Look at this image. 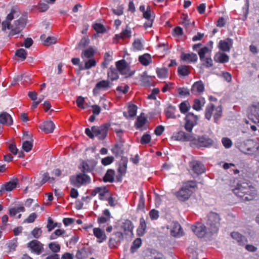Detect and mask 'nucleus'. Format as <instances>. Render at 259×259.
<instances>
[{
    "instance_id": "obj_1",
    "label": "nucleus",
    "mask_w": 259,
    "mask_h": 259,
    "mask_svg": "<svg viewBox=\"0 0 259 259\" xmlns=\"http://www.w3.org/2000/svg\"><path fill=\"white\" fill-rule=\"evenodd\" d=\"M18 16L19 10L17 7H14L12 8L11 13L7 15L6 20L2 23L3 31H5L7 29L10 30L8 34L9 37L19 34L26 25V21L23 18L15 21L13 24L11 23L12 20Z\"/></svg>"
},
{
    "instance_id": "obj_2",
    "label": "nucleus",
    "mask_w": 259,
    "mask_h": 259,
    "mask_svg": "<svg viewBox=\"0 0 259 259\" xmlns=\"http://www.w3.org/2000/svg\"><path fill=\"white\" fill-rule=\"evenodd\" d=\"M110 126V124L107 123L100 126H93L91 129L85 128V133L91 139H93L95 137H97L99 140H102L106 137Z\"/></svg>"
},
{
    "instance_id": "obj_3",
    "label": "nucleus",
    "mask_w": 259,
    "mask_h": 259,
    "mask_svg": "<svg viewBox=\"0 0 259 259\" xmlns=\"http://www.w3.org/2000/svg\"><path fill=\"white\" fill-rule=\"evenodd\" d=\"M196 186L195 181H188L183 184L178 191L175 193V195L180 201H186L190 198L193 193V189Z\"/></svg>"
},
{
    "instance_id": "obj_4",
    "label": "nucleus",
    "mask_w": 259,
    "mask_h": 259,
    "mask_svg": "<svg viewBox=\"0 0 259 259\" xmlns=\"http://www.w3.org/2000/svg\"><path fill=\"white\" fill-rule=\"evenodd\" d=\"M223 109L221 105L215 106L212 103L207 105L205 110V117L210 120L212 115L213 116L214 122L218 123L222 116Z\"/></svg>"
},
{
    "instance_id": "obj_5",
    "label": "nucleus",
    "mask_w": 259,
    "mask_h": 259,
    "mask_svg": "<svg viewBox=\"0 0 259 259\" xmlns=\"http://www.w3.org/2000/svg\"><path fill=\"white\" fill-rule=\"evenodd\" d=\"M69 181L71 184L79 188L82 185H86L90 184L91 182V179L90 176L82 172L76 175L71 176Z\"/></svg>"
},
{
    "instance_id": "obj_6",
    "label": "nucleus",
    "mask_w": 259,
    "mask_h": 259,
    "mask_svg": "<svg viewBox=\"0 0 259 259\" xmlns=\"http://www.w3.org/2000/svg\"><path fill=\"white\" fill-rule=\"evenodd\" d=\"M220 218L218 214L210 212L207 216L206 225L211 233H216L220 226Z\"/></svg>"
},
{
    "instance_id": "obj_7",
    "label": "nucleus",
    "mask_w": 259,
    "mask_h": 259,
    "mask_svg": "<svg viewBox=\"0 0 259 259\" xmlns=\"http://www.w3.org/2000/svg\"><path fill=\"white\" fill-rule=\"evenodd\" d=\"M115 66L118 72L125 77L133 76L135 71L131 70L130 65L124 59L119 60L115 62Z\"/></svg>"
},
{
    "instance_id": "obj_8",
    "label": "nucleus",
    "mask_w": 259,
    "mask_h": 259,
    "mask_svg": "<svg viewBox=\"0 0 259 259\" xmlns=\"http://www.w3.org/2000/svg\"><path fill=\"white\" fill-rule=\"evenodd\" d=\"M97 161L95 159L82 160L80 163L78 168L83 173L92 172L95 169Z\"/></svg>"
},
{
    "instance_id": "obj_9",
    "label": "nucleus",
    "mask_w": 259,
    "mask_h": 259,
    "mask_svg": "<svg viewBox=\"0 0 259 259\" xmlns=\"http://www.w3.org/2000/svg\"><path fill=\"white\" fill-rule=\"evenodd\" d=\"M198 119L199 117L194 113L192 112L187 113L185 117V128L186 130L191 133L193 127L197 124Z\"/></svg>"
},
{
    "instance_id": "obj_10",
    "label": "nucleus",
    "mask_w": 259,
    "mask_h": 259,
    "mask_svg": "<svg viewBox=\"0 0 259 259\" xmlns=\"http://www.w3.org/2000/svg\"><path fill=\"white\" fill-rule=\"evenodd\" d=\"M191 143L197 147H207L212 145L213 141L206 136H198L196 138L193 135Z\"/></svg>"
},
{
    "instance_id": "obj_11",
    "label": "nucleus",
    "mask_w": 259,
    "mask_h": 259,
    "mask_svg": "<svg viewBox=\"0 0 259 259\" xmlns=\"http://www.w3.org/2000/svg\"><path fill=\"white\" fill-rule=\"evenodd\" d=\"M259 148V145L253 140H247L241 146V151L247 154H252Z\"/></svg>"
},
{
    "instance_id": "obj_12",
    "label": "nucleus",
    "mask_w": 259,
    "mask_h": 259,
    "mask_svg": "<svg viewBox=\"0 0 259 259\" xmlns=\"http://www.w3.org/2000/svg\"><path fill=\"white\" fill-rule=\"evenodd\" d=\"M108 193L109 190L105 186L96 187L90 192V195L92 197H94L98 194L99 198L101 200H106Z\"/></svg>"
},
{
    "instance_id": "obj_13",
    "label": "nucleus",
    "mask_w": 259,
    "mask_h": 259,
    "mask_svg": "<svg viewBox=\"0 0 259 259\" xmlns=\"http://www.w3.org/2000/svg\"><path fill=\"white\" fill-rule=\"evenodd\" d=\"M123 236L121 232H116L112 235L109 240V245L111 248L116 247L123 240Z\"/></svg>"
},
{
    "instance_id": "obj_14",
    "label": "nucleus",
    "mask_w": 259,
    "mask_h": 259,
    "mask_svg": "<svg viewBox=\"0 0 259 259\" xmlns=\"http://www.w3.org/2000/svg\"><path fill=\"white\" fill-rule=\"evenodd\" d=\"M248 189V185L246 183L237 184L236 187L232 189L233 192L238 197L243 198L246 191Z\"/></svg>"
},
{
    "instance_id": "obj_15",
    "label": "nucleus",
    "mask_w": 259,
    "mask_h": 259,
    "mask_svg": "<svg viewBox=\"0 0 259 259\" xmlns=\"http://www.w3.org/2000/svg\"><path fill=\"white\" fill-rule=\"evenodd\" d=\"M28 247L31 249L32 252L37 254H40L44 250V244L37 240H33L29 242Z\"/></svg>"
},
{
    "instance_id": "obj_16",
    "label": "nucleus",
    "mask_w": 259,
    "mask_h": 259,
    "mask_svg": "<svg viewBox=\"0 0 259 259\" xmlns=\"http://www.w3.org/2000/svg\"><path fill=\"white\" fill-rule=\"evenodd\" d=\"M233 44V40L230 38L220 40L218 48L224 52H229Z\"/></svg>"
},
{
    "instance_id": "obj_17",
    "label": "nucleus",
    "mask_w": 259,
    "mask_h": 259,
    "mask_svg": "<svg viewBox=\"0 0 259 259\" xmlns=\"http://www.w3.org/2000/svg\"><path fill=\"white\" fill-rule=\"evenodd\" d=\"M172 138L177 141L192 142L193 139V135L190 133H186L183 131H180L174 134Z\"/></svg>"
},
{
    "instance_id": "obj_18",
    "label": "nucleus",
    "mask_w": 259,
    "mask_h": 259,
    "mask_svg": "<svg viewBox=\"0 0 259 259\" xmlns=\"http://www.w3.org/2000/svg\"><path fill=\"white\" fill-rule=\"evenodd\" d=\"M181 60L187 63H195L198 60L197 55L194 53H181L180 56Z\"/></svg>"
},
{
    "instance_id": "obj_19",
    "label": "nucleus",
    "mask_w": 259,
    "mask_h": 259,
    "mask_svg": "<svg viewBox=\"0 0 259 259\" xmlns=\"http://www.w3.org/2000/svg\"><path fill=\"white\" fill-rule=\"evenodd\" d=\"M190 166L194 172L197 175L201 174L205 172L204 165L200 161L194 160L190 163Z\"/></svg>"
},
{
    "instance_id": "obj_20",
    "label": "nucleus",
    "mask_w": 259,
    "mask_h": 259,
    "mask_svg": "<svg viewBox=\"0 0 259 259\" xmlns=\"http://www.w3.org/2000/svg\"><path fill=\"white\" fill-rule=\"evenodd\" d=\"M248 110L249 111L248 118L252 120H254V118L259 115V102H253L249 107Z\"/></svg>"
},
{
    "instance_id": "obj_21",
    "label": "nucleus",
    "mask_w": 259,
    "mask_h": 259,
    "mask_svg": "<svg viewBox=\"0 0 259 259\" xmlns=\"http://www.w3.org/2000/svg\"><path fill=\"white\" fill-rule=\"evenodd\" d=\"M192 231L199 237H203L206 233V227L201 223H198L191 227Z\"/></svg>"
},
{
    "instance_id": "obj_22",
    "label": "nucleus",
    "mask_w": 259,
    "mask_h": 259,
    "mask_svg": "<svg viewBox=\"0 0 259 259\" xmlns=\"http://www.w3.org/2000/svg\"><path fill=\"white\" fill-rule=\"evenodd\" d=\"M213 59L215 62L223 64L229 62V56L224 52L219 51L214 54Z\"/></svg>"
},
{
    "instance_id": "obj_23",
    "label": "nucleus",
    "mask_w": 259,
    "mask_h": 259,
    "mask_svg": "<svg viewBox=\"0 0 259 259\" xmlns=\"http://www.w3.org/2000/svg\"><path fill=\"white\" fill-rule=\"evenodd\" d=\"M204 91V85L202 81L195 82L192 86L191 92L195 95H200Z\"/></svg>"
},
{
    "instance_id": "obj_24",
    "label": "nucleus",
    "mask_w": 259,
    "mask_h": 259,
    "mask_svg": "<svg viewBox=\"0 0 259 259\" xmlns=\"http://www.w3.org/2000/svg\"><path fill=\"white\" fill-rule=\"evenodd\" d=\"M93 234L97 238V242L99 243L106 240L107 237L104 231L99 228H94Z\"/></svg>"
},
{
    "instance_id": "obj_25",
    "label": "nucleus",
    "mask_w": 259,
    "mask_h": 259,
    "mask_svg": "<svg viewBox=\"0 0 259 259\" xmlns=\"http://www.w3.org/2000/svg\"><path fill=\"white\" fill-rule=\"evenodd\" d=\"M17 179H15L4 184L2 187V191H11L16 188L19 184Z\"/></svg>"
},
{
    "instance_id": "obj_26",
    "label": "nucleus",
    "mask_w": 259,
    "mask_h": 259,
    "mask_svg": "<svg viewBox=\"0 0 259 259\" xmlns=\"http://www.w3.org/2000/svg\"><path fill=\"white\" fill-rule=\"evenodd\" d=\"M248 189L244 194L243 200L249 201L253 199L256 196V190L255 188L251 186L248 185Z\"/></svg>"
},
{
    "instance_id": "obj_27",
    "label": "nucleus",
    "mask_w": 259,
    "mask_h": 259,
    "mask_svg": "<svg viewBox=\"0 0 259 259\" xmlns=\"http://www.w3.org/2000/svg\"><path fill=\"white\" fill-rule=\"evenodd\" d=\"M118 72L116 66H110L107 71L108 78L112 81L117 80L119 78Z\"/></svg>"
},
{
    "instance_id": "obj_28",
    "label": "nucleus",
    "mask_w": 259,
    "mask_h": 259,
    "mask_svg": "<svg viewBox=\"0 0 259 259\" xmlns=\"http://www.w3.org/2000/svg\"><path fill=\"white\" fill-rule=\"evenodd\" d=\"M39 128L46 133H51L54 130L55 124L52 121H46L40 125Z\"/></svg>"
},
{
    "instance_id": "obj_29",
    "label": "nucleus",
    "mask_w": 259,
    "mask_h": 259,
    "mask_svg": "<svg viewBox=\"0 0 259 259\" xmlns=\"http://www.w3.org/2000/svg\"><path fill=\"white\" fill-rule=\"evenodd\" d=\"M181 19L182 20V24L187 30L191 29L194 26V22H191L188 18L187 14H183L181 15Z\"/></svg>"
},
{
    "instance_id": "obj_30",
    "label": "nucleus",
    "mask_w": 259,
    "mask_h": 259,
    "mask_svg": "<svg viewBox=\"0 0 259 259\" xmlns=\"http://www.w3.org/2000/svg\"><path fill=\"white\" fill-rule=\"evenodd\" d=\"M205 104V100L203 97L195 99L193 101L192 108L194 110L199 111L202 109Z\"/></svg>"
},
{
    "instance_id": "obj_31",
    "label": "nucleus",
    "mask_w": 259,
    "mask_h": 259,
    "mask_svg": "<svg viewBox=\"0 0 259 259\" xmlns=\"http://www.w3.org/2000/svg\"><path fill=\"white\" fill-rule=\"evenodd\" d=\"M103 216L100 217L98 218V223L100 226L105 223H108L110 222V218H111L110 212L107 209H105L103 212Z\"/></svg>"
},
{
    "instance_id": "obj_32",
    "label": "nucleus",
    "mask_w": 259,
    "mask_h": 259,
    "mask_svg": "<svg viewBox=\"0 0 259 259\" xmlns=\"http://www.w3.org/2000/svg\"><path fill=\"white\" fill-rule=\"evenodd\" d=\"M192 67L189 65H180L178 68V73L180 76H188L191 72Z\"/></svg>"
},
{
    "instance_id": "obj_33",
    "label": "nucleus",
    "mask_w": 259,
    "mask_h": 259,
    "mask_svg": "<svg viewBox=\"0 0 259 259\" xmlns=\"http://www.w3.org/2000/svg\"><path fill=\"white\" fill-rule=\"evenodd\" d=\"M0 123L10 125L13 123V119L10 114L7 112H3L0 114Z\"/></svg>"
},
{
    "instance_id": "obj_34",
    "label": "nucleus",
    "mask_w": 259,
    "mask_h": 259,
    "mask_svg": "<svg viewBox=\"0 0 259 259\" xmlns=\"http://www.w3.org/2000/svg\"><path fill=\"white\" fill-rule=\"evenodd\" d=\"M110 88V82L108 80H103L98 82L95 86V88L93 90V92H95L96 90H108Z\"/></svg>"
},
{
    "instance_id": "obj_35",
    "label": "nucleus",
    "mask_w": 259,
    "mask_h": 259,
    "mask_svg": "<svg viewBox=\"0 0 259 259\" xmlns=\"http://www.w3.org/2000/svg\"><path fill=\"white\" fill-rule=\"evenodd\" d=\"M171 235L175 237L180 236L182 235L181 225L178 223H174L170 231Z\"/></svg>"
},
{
    "instance_id": "obj_36",
    "label": "nucleus",
    "mask_w": 259,
    "mask_h": 259,
    "mask_svg": "<svg viewBox=\"0 0 259 259\" xmlns=\"http://www.w3.org/2000/svg\"><path fill=\"white\" fill-rule=\"evenodd\" d=\"M231 237L236 240L240 245H243L247 242L245 237L238 232H234L231 233Z\"/></svg>"
},
{
    "instance_id": "obj_37",
    "label": "nucleus",
    "mask_w": 259,
    "mask_h": 259,
    "mask_svg": "<svg viewBox=\"0 0 259 259\" xmlns=\"http://www.w3.org/2000/svg\"><path fill=\"white\" fill-rule=\"evenodd\" d=\"M139 61L144 66H148L152 62L151 55L146 53L139 57Z\"/></svg>"
},
{
    "instance_id": "obj_38",
    "label": "nucleus",
    "mask_w": 259,
    "mask_h": 259,
    "mask_svg": "<svg viewBox=\"0 0 259 259\" xmlns=\"http://www.w3.org/2000/svg\"><path fill=\"white\" fill-rule=\"evenodd\" d=\"M200 60L201 62V65L205 68H211L213 65V60L211 57V55L206 56V57Z\"/></svg>"
},
{
    "instance_id": "obj_39",
    "label": "nucleus",
    "mask_w": 259,
    "mask_h": 259,
    "mask_svg": "<svg viewBox=\"0 0 259 259\" xmlns=\"http://www.w3.org/2000/svg\"><path fill=\"white\" fill-rule=\"evenodd\" d=\"M146 223L142 217L140 219V225L137 229V234L139 236H143L146 232Z\"/></svg>"
},
{
    "instance_id": "obj_40",
    "label": "nucleus",
    "mask_w": 259,
    "mask_h": 259,
    "mask_svg": "<svg viewBox=\"0 0 259 259\" xmlns=\"http://www.w3.org/2000/svg\"><path fill=\"white\" fill-rule=\"evenodd\" d=\"M95 50L92 47H90L84 50H83L81 54V57L83 59H90L95 55Z\"/></svg>"
},
{
    "instance_id": "obj_41",
    "label": "nucleus",
    "mask_w": 259,
    "mask_h": 259,
    "mask_svg": "<svg viewBox=\"0 0 259 259\" xmlns=\"http://www.w3.org/2000/svg\"><path fill=\"white\" fill-rule=\"evenodd\" d=\"M97 62L95 59L90 58L88 61L84 62V66L81 65L79 66L80 70H87L91 69L92 67H95L96 65Z\"/></svg>"
},
{
    "instance_id": "obj_42",
    "label": "nucleus",
    "mask_w": 259,
    "mask_h": 259,
    "mask_svg": "<svg viewBox=\"0 0 259 259\" xmlns=\"http://www.w3.org/2000/svg\"><path fill=\"white\" fill-rule=\"evenodd\" d=\"M176 111L177 109L175 107L172 105H169L165 110V115L166 117L168 118H176Z\"/></svg>"
},
{
    "instance_id": "obj_43",
    "label": "nucleus",
    "mask_w": 259,
    "mask_h": 259,
    "mask_svg": "<svg viewBox=\"0 0 259 259\" xmlns=\"http://www.w3.org/2000/svg\"><path fill=\"white\" fill-rule=\"evenodd\" d=\"M211 49L207 47H204L200 49L198 51V54L199 56L200 59H202L206 56H208L209 55H211Z\"/></svg>"
},
{
    "instance_id": "obj_44",
    "label": "nucleus",
    "mask_w": 259,
    "mask_h": 259,
    "mask_svg": "<svg viewBox=\"0 0 259 259\" xmlns=\"http://www.w3.org/2000/svg\"><path fill=\"white\" fill-rule=\"evenodd\" d=\"M25 209L22 205L15 206L12 207L9 209V214L11 216H15L18 213L20 212L25 211Z\"/></svg>"
},
{
    "instance_id": "obj_45",
    "label": "nucleus",
    "mask_w": 259,
    "mask_h": 259,
    "mask_svg": "<svg viewBox=\"0 0 259 259\" xmlns=\"http://www.w3.org/2000/svg\"><path fill=\"white\" fill-rule=\"evenodd\" d=\"M115 172L112 169H108L103 178L104 182L112 183L114 181Z\"/></svg>"
},
{
    "instance_id": "obj_46",
    "label": "nucleus",
    "mask_w": 259,
    "mask_h": 259,
    "mask_svg": "<svg viewBox=\"0 0 259 259\" xmlns=\"http://www.w3.org/2000/svg\"><path fill=\"white\" fill-rule=\"evenodd\" d=\"M191 106L188 101L182 102L179 105V109L180 112L183 114H185L190 109Z\"/></svg>"
},
{
    "instance_id": "obj_47",
    "label": "nucleus",
    "mask_w": 259,
    "mask_h": 259,
    "mask_svg": "<svg viewBox=\"0 0 259 259\" xmlns=\"http://www.w3.org/2000/svg\"><path fill=\"white\" fill-rule=\"evenodd\" d=\"M122 228L126 234L132 232L133 229L132 222L128 220H125L122 225Z\"/></svg>"
},
{
    "instance_id": "obj_48",
    "label": "nucleus",
    "mask_w": 259,
    "mask_h": 259,
    "mask_svg": "<svg viewBox=\"0 0 259 259\" xmlns=\"http://www.w3.org/2000/svg\"><path fill=\"white\" fill-rule=\"evenodd\" d=\"M133 47L135 51H141L144 49L142 40L140 38L135 39L133 42Z\"/></svg>"
},
{
    "instance_id": "obj_49",
    "label": "nucleus",
    "mask_w": 259,
    "mask_h": 259,
    "mask_svg": "<svg viewBox=\"0 0 259 259\" xmlns=\"http://www.w3.org/2000/svg\"><path fill=\"white\" fill-rule=\"evenodd\" d=\"M48 247L49 249L53 252L57 253L60 252L61 249L60 245L57 242H50Z\"/></svg>"
},
{
    "instance_id": "obj_50",
    "label": "nucleus",
    "mask_w": 259,
    "mask_h": 259,
    "mask_svg": "<svg viewBox=\"0 0 259 259\" xmlns=\"http://www.w3.org/2000/svg\"><path fill=\"white\" fill-rule=\"evenodd\" d=\"M156 73L159 78H165L168 76V70L166 68L156 69Z\"/></svg>"
},
{
    "instance_id": "obj_51",
    "label": "nucleus",
    "mask_w": 259,
    "mask_h": 259,
    "mask_svg": "<svg viewBox=\"0 0 259 259\" xmlns=\"http://www.w3.org/2000/svg\"><path fill=\"white\" fill-rule=\"evenodd\" d=\"M147 121V118L145 116H140L138 117L135 123V125L137 128L142 127Z\"/></svg>"
},
{
    "instance_id": "obj_52",
    "label": "nucleus",
    "mask_w": 259,
    "mask_h": 259,
    "mask_svg": "<svg viewBox=\"0 0 259 259\" xmlns=\"http://www.w3.org/2000/svg\"><path fill=\"white\" fill-rule=\"evenodd\" d=\"M65 232V231L63 229H57L51 234L50 239V240H55L58 237L63 235Z\"/></svg>"
},
{
    "instance_id": "obj_53",
    "label": "nucleus",
    "mask_w": 259,
    "mask_h": 259,
    "mask_svg": "<svg viewBox=\"0 0 259 259\" xmlns=\"http://www.w3.org/2000/svg\"><path fill=\"white\" fill-rule=\"evenodd\" d=\"M131 30L127 26L125 29H123L121 33H120L122 39L130 38L131 37Z\"/></svg>"
},
{
    "instance_id": "obj_54",
    "label": "nucleus",
    "mask_w": 259,
    "mask_h": 259,
    "mask_svg": "<svg viewBox=\"0 0 259 259\" xmlns=\"http://www.w3.org/2000/svg\"><path fill=\"white\" fill-rule=\"evenodd\" d=\"M137 107L135 105L128 106L127 109L128 116L130 117H134L136 115Z\"/></svg>"
},
{
    "instance_id": "obj_55",
    "label": "nucleus",
    "mask_w": 259,
    "mask_h": 259,
    "mask_svg": "<svg viewBox=\"0 0 259 259\" xmlns=\"http://www.w3.org/2000/svg\"><path fill=\"white\" fill-rule=\"evenodd\" d=\"M93 27L97 33H103L106 31V29L104 25L100 23H96L93 25Z\"/></svg>"
},
{
    "instance_id": "obj_56",
    "label": "nucleus",
    "mask_w": 259,
    "mask_h": 259,
    "mask_svg": "<svg viewBox=\"0 0 259 259\" xmlns=\"http://www.w3.org/2000/svg\"><path fill=\"white\" fill-rule=\"evenodd\" d=\"M177 92L179 96L181 97H186L190 95L189 90L185 88H179L177 89Z\"/></svg>"
},
{
    "instance_id": "obj_57",
    "label": "nucleus",
    "mask_w": 259,
    "mask_h": 259,
    "mask_svg": "<svg viewBox=\"0 0 259 259\" xmlns=\"http://www.w3.org/2000/svg\"><path fill=\"white\" fill-rule=\"evenodd\" d=\"M112 153L116 156L120 155L122 154V150L121 147L118 145H115L111 149Z\"/></svg>"
},
{
    "instance_id": "obj_58",
    "label": "nucleus",
    "mask_w": 259,
    "mask_h": 259,
    "mask_svg": "<svg viewBox=\"0 0 259 259\" xmlns=\"http://www.w3.org/2000/svg\"><path fill=\"white\" fill-rule=\"evenodd\" d=\"M57 226V224L56 223H54L52 218L49 217L48 219V224L47 226L48 231L50 232Z\"/></svg>"
},
{
    "instance_id": "obj_59",
    "label": "nucleus",
    "mask_w": 259,
    "mask_h": 259,
    "mask_svg": "<svg viewBox=\"0 0 259 259\" xmlns=\"http://www.w3.org/2000/svg\"><path fill=\"white\" fill-rule=\"evenodd\" d=\"M145 207V199L142 194L140 196L139 203L137 206L138 210H143Z\"/></svg>"
},
{
    "instance_id": "obj_60",
    "label": "nucleus",
    "mask_w": 259,
    "mask_h": 259,
    "mask_svg": "<svg viewBox=\"0 0 259 259\" xmlns=\"http://www.w3.org/2000/svg\"><path fill=\"white\" fill-rule=\"evenodd\" d=\"M114 159V158L113 156H107L102 159L101 163L103 165H108L112 163Z\"/></svg>"
},
{
    "instance_id": "obj_61",
    "label": "nucleus",
    "mask_w": 259,
    "mask_h": 259,
    "mask_svg": "<svg viewBox=\"0 0 259 259\" xmlns=\"http://www.w3.org/2000/svg\"><path fill=\"white\" fill-rule=\"evenodd\" d=\"M15 54L24 60L26 58L27 52L24 49H20L16 52Z\"/></svg>"
},
{
    "instance_id": "obj_62",
    "label": "nucleus",
    "mask_w": 259,
    "mask_h": 259,
    "mask_svg": "<svg viewBox=\"0 0 259 259\" xmlns=\"http://www.w3.org/2000/svg\"><path fill=\"white\" fill-rule=\"evenodd\" d=\"M32 146L33 144L31 142L26 141L23 142L22 148L25 151L28 152L31 150Z\"/></svg>"
},
{
    "instance_id": "obj_63",
    "label": "nucleus",
    "mask_w": 259,
    "mask_h": 259,
    "mask_svg": "<svg viewBox=\"0 0 259 259\" xmlns=\"http://www.w3.org/2000/svg\"><path fill=\"white\" fill-rule=\"evenodd\" d=\"M151 136L148 134H144L141 139V143L143 145L149 143L151 141Z\"/></svg>"
},
{
    "instance_id": "obj_64",
    "label": "nucleus",
    "mask_w": 259,
    "mask_h": 259,
    "mask_svg": "<svg viewBox=\"0 0 259 259\" xmlns=\"http://www.w3.org/2000/svg\"><path fill=\"white\" fill-rule=\"evenodd\" d=\"M31 234L34 238H38L42 235V231L40 228L36 227L32 231Z\"/></svg>"
}]
</instances>
